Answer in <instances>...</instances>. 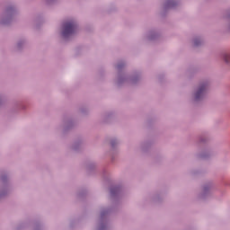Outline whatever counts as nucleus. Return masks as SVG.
Listing matches in <instances>:
<instances>
[{"label":"nucleus","instance_id":"nucleus-1","mask_svg":"<svg viewBox=\"0 0 230 230\" xmlns=\"http://www.w3.org/2000/svg\"><path fill=\"white\" fill-rule=\"evenodd\" d=\"M75 31L76 23H75V22H66L63 27L62 36L65 39H67V37H70V35H73V33H75Z\"/></svg>","mask_w":230,"mask_h":230},{"label":"nucleus","instance_id":"nucleus-2","mask_svg":"<svg viewBox=\"0 0 230 230\" xmlns=\"http://www.w3.org/2000/svg\"><path fill=\"white\" fill-rule=\"evenodd\" d=\"M207 91H208V84H201L195 93V100L197 102H199V100H202Z\"/></svg>","mask_w":230,"mask_h":230},{"label":"nucleus","instance_id":"nucleus-3","mask_svg":"<svg viewBox=\"0 0 230 230\" xmlns=\"http://www.w3.org/2000/svg\"><path fill=\"white\" fill-rule=\"evenodd\" d=\"M224 60H225V62H229V60H230V55H229V54H225V55H224Z\"/></svg>","mask_w":230,"mask_h":230},{"label":"nucleus","instance_id":"nucleus-4","mask_svg":"<svg viewBox=\"0 0 230 230\" xmlns=\"http://www.w3.org/2000/svg\"><path fill=\"white\" fill-rule=\"evenodd\" d=\"M195 46H199V43H197V41H195Z\"/></svg>","mask_w":230,"mask_h":230}]
</instances>
